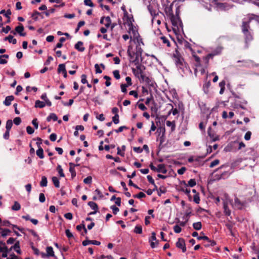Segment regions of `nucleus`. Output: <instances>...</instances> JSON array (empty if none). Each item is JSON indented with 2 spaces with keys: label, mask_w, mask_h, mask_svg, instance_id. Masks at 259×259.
Returning a JSON list of instances; mask_svg holds the SVG:
<instances>
[{
  "label": "nucleus",
  "mask_w": 259,
  "mask_h": 259,
  "mask_svg": "<svg viewBox=\"0 0 259 259\" xmlns=\"http://www.w3.org/2000/svg\"><path fill=\"white\" fill-rule=\"evenodd\" d=\"M65 71H66V70L65 68V64H59L58 66V73H60L61 72H62V73H63V72H65Z\"/></svg>",
  "instance_id": "38"
},
{
  "label": "nucleus",
  "mask_w": 259,
  "mask_h": 259,
  "mask_svg": "<svg viewBox=\"0 0 259 259\" xmlns=\"http://www.w3.org/2000/svg\"><path fill=\"white\" fill-rule=\"evenodd\" d=\"M132 50V47L129 46L127 51V55L130 58L129 61L131 63H134L135 65H139L140 64L139 57L140 56Z\"/></svg>",
  "instance_id": "2"
},
{
  "label": "nucleus",
  "mask_w": 259,
  "mask_h": 259,
  "mask_svg": "<svg viewBox=\"0 0 259 259\" xmlns=\"http://www.w3.org/2000/svg\"><path fill=\"white\" fill-rule=\"evenodd\" d=\"M193 55V57L194 58L195 61L196 62V64L195 66L196 67L200 66V58L197 56L195 53L192 54Z\"/></svg>",
  "instance_id": "33"
},
{
  "label": "nucleus",
  "mask_w": 259,
  "mask_h": 259,
  "mask_svg": "<svg viewBox=\"0 0 259 259\" xmlns=\"http://www.w3.org/2000/svg\"><path fill=\"white\" fill-rule=\"evenodd\" d=\"M69 170L70 172L71 173V178L73 179L74 177H75V176L76 175V173L75 168H72V167H69Z\"/></svg>",
  "instance_id": "55"
},
{
  "label": "nucleus",
  "mask_w": 259,
  "mask_h": 259,
  "mask_svg": "<svg viewBox=\"0 0 259 259\" xmlns=\"http://www.w3.org/2000/svg\"><path fill=\"white\" fill-rule=\"evenodd\" d=\"M196 185V182L195 179H190L187 184V186H190L191 187H193Z\"/></svg>",
  "instance_id": "39"
},
{
  "label": "nucleus",
  "mask_w": 259,
  "mask_h": 259,
  "mask_svg": "<svg viewBox=\"0 0 259 259\" xmlns=\"http://www.w3.org/2000/svg\"><path fill=\"white\" fill-rule=\"evenodd\" d=\"M223 208L225 214L227 215H230L231 214V210L229 209L227 202L224 203Z\"/></svg>",
  "instance_id": "24"
},
{
  "label": "nucleus",
  "mask_w": 259,
  "mask_h": 259,
  "mask_svg": "<svg viewBox=\"0 0 259 259\" xmlns=\"http://www.w3.org/2000/svg\"><path fill=\"white\" fill-rule=\"evenodd\" d=\"M57 170L61 177H64L65 175L63 172V170L60 165H58L57 167Z\"/></svg>",
  "instance_id": "36"
},
{
  "label": "nucleus",
  "mask_w": 259,
  "mask_h": 259,
  "mask_svg": "<svg viewBox=\"0 0 259 259\" xmlns=\"http://www.w3.org/2000/svg\"><path fill=\"white\" fill-rule=\"evenodd\" d=\"M92 219L90 218H87L85 221H83L81 224L76 226V227H94L95 223L92 221Z\"/></svg>",
  "instance_id": "7"
},
{
  "label": "nucleus",
  "mask_w": 259,
  "mask_h": 259,
  "mask_svg": "<svg viewBox=\"0 0 259 259\" xmlns=\"http://www.w3.org/2000/svg\"><path fill=\"white\" fill-rule=\"evenodd\" d=\"M250 23L249 22H242V30L243 33H248L249 31V29L250 28Z\"/></svg>",
  "instance_id": "12"
},
{
  "label": "nucleus",
  "mask_w": 259,
  "mask_h": 259,
  "mask_svg": "<svg viewBox=\"0 0 259 259\" xmlns=\"http://www.w3.org/2000/svg\"><path fill=\"white\" fill-rule=\"evenodd\" d=\"M92 182V177L91 176H88L83 180L84 183L86 184H90Z\"/></svg>",
  "instance_id": "46"
},
{
  "label": "nucleus",
  "mask_w": 259,
  "mask_h": 259,
  "mask_svg": "<svg viewBox=\"0 0 259 259\" xmlns=\"http://www.w3.org/2000/svg\"><path fill=\"white\" fill-rule=\"evenodd\" d=\"M0 243L3 245V247L0 248V251L6 252L8 253V249L7 246L6 245L5 243H3L2 242H1Z\"/></svg>",
  "instance_id": "48"
},
{
  "label": "nucleus",
  "mask_w": 259,
  "mask_h": 259,
  "mask_svg": "<svg viewBox=\"0 0 259 259\" xmlns=\"http://www.w3.org/2000/svg\"><path fill=\"white\" fill-rule=\"evenodd\" d=\"M220 163V160L219 159H215L212 162H211L210 164L209 167H213L217 165H218Z\"/></svg>",
  "instance_id": "56"
},
{
  "label": "nucleus",
  "mask_w": 259,
  "mask_h": 259,
  "mask_svg": "<svg viewBox=\"0 0 259 259\" xmlns=\"http://www.w3.org/2000/svg\"><path fill=\"white\" fill-rule=\"evenodd\" d=\"M251 132H250V131L247 132L244 136V139L247 141L249 140L251 138Z\"/></svg>",
  "instance_id": "63"
},
{
  "label": "nucleus",
  "mask_w": 259,
  "mask_h": 259,
  "mask_svg": "<svg viewBox=\"0 0 259 259\" xmlns=\"http://www.w3.org/2000/svg\"><path fill=\"white\" fill-rule=\"evenodd\" d=\"M162 40V42L164 44H166L167 47H170V44L168 39L165 36H161L160 38Z\"/></svg>",
  "instance_id": "41"
},
{
  "label": "nucleus",
  "mask_w": 259,
  "mask_h": 259,
  "mask_svg": "<svg viewBox=\"0 0 259 259\" xmlns=\"http://www.w3.org/2000/svg\"><path fill=\"white\" fill-rule=\"evenodd\" d=\"M45 200L46 198L44 194L42 193H40L39 195V201H40V202L43 203L45 201Z\"/></svg>",
  "instance_id": "58"
},
{
  "label": "nucleus",
  "mask_w": 259,
  "mask_h": 259,
  "mask_svg": "<svg viewBox=\"0 0 259 259\" xmlns=\"http://www.w3.org/2000/svg\"><path fill=\"white\" fill-rule=\"evenodd\" d=\"M247 202L241 201L239 198L236 197L234 199V205L235 206L239 209H242L244 207H245L246 205Z\"/></svg>",
  "instance_id": "6"
},
{
  "label": "nucleus",
  "mask_w": 259,
  "mask_h": 259,
  "mask_svg": "<svg viewBox=\"0 0 259 259\" xmlns=\"http://www.w3.org/2000/svg\"><path fill=\"white\" fill-rule=\"evenodd\" d=\"M39 15H40V13H39L38 11L35 10L34 11V12L32 14L31 17L33 18V19L35 21H36V20H37V19H38L37 16Z\"/></svg>",
  "instance_id": "50"
},
{
  "label": "nucleus",
  "mask_w": 259,
  "mask_h": 259,
  "mask_svg": "<svg viewBox=\"0 0 259 259\" xmlns=\"http://www.w3.org/2000/svg\"><path fill=\"white\" fill-rule=\"evenodd\" d=\"M84 4L85 5L91 7H94V4H93L91 0H84Z\"/></svg>",
  "instance_id": "54"
},
{
  "label": "nucleus",
  "mask_w": 259,
  "mask_h": 259,
  "mask_svg": "<svg viewBox=\"0 0 259 259\" xmlns=\"http://www.w3.org/2000/svg\"><path fill=\"white\" fill-rule=\"evenodd\" d=\"M208 135L212 139V141L213 142H215L219 140V136L214 133L208 132Z\"/></svg>",
  "instance_id": "28"
},
{
  "label": "nucleus",
  "mask_w": 259,
  "mask_h": 259,
  "mask_svg": "<svg viewBox=\"0 0 259 259\" xmlns=\"http://www.w3.org/2000/svg\"><path fill=\"white\" fill-rule=\"evenodd\" d=\"M12 248H13V249L16 251L17 253L19 254L21 253V250L20 248V247L19 241L16 242Z\"/></svg>",
  "instance_id": "26"
},
{
  "label": "nucleus",
  "mask_w": 259,
  "mask_h": 259,
  "mask_svg": "<svg viewBox=\"0 0 259 259\" xmlns=\"http://www.w3.org/2000/svg\"><path fill=\"white\" fill-rule=\"evenodd\" d=\"M51 120H53L54 121H56L58 120V117L55 113H50V115L47 117V120L49 122Z\"/></svg>",
  "instance_id": "19"
},
{
  "label": "nucleus",
  "mask_w": 259,
  "mask_h": 259,
  "mask_svg": "<svg viewBox=\"0 0 259 259\" xmlns=\"http://www.w3.org/2000/svg\"><path fill=\"white\" fill-rule=\"evenodd\" d=\"M156 171L158 172H161L163 174H165L167 170L165 168V166L164 164H158L157 167Z\"/></svg>",
  "instance_id": "11"
},
{
  "label": "nucleus",
  "mask_w": 259,
  "mask_h": 259,
  "mask_svg": "<svg viewBox=\"0 0 259 259\" xmlns=\"http://www.w3.org/2000/svg\"><path fill=\"white\" fill-rule=\"evenodd\" d=\"M179 191L183 192L188 195L190 200L191 199V195L190 194V189L187 188V186H184V187H181L179 189Z\"/></svg>",
  "instance_id": "16"
},
{
  "label": "nucleus",
  "mask_w": 259,
  "mask_h": 259,
  "mask_svg": "<svg viewBox=\"0 0 259 259\" xmlns=\"http://www.w3.org/2000/svg\"><path fill=\"white\" fill-rule=\"evenodd\" d=\"M87 75L85 74H82L81 76V82L83 84L88 83V80L87 79Z\"/></svg>",
  "instance_id": "57"
},
{
  "label": "nucleus",
  "mask_w": 259,
  "mask_h": 259,
  "mask_svg": "<svg viewBox=\"0 0 259 259\" xmlns=\"http://www.w3.org/2000/svg\"><path fill=\"white\" fill-rule=\"evenodd\" d=\"M104 20H105V23H104V25H105V26L107 28H108L109 27H110V25H111V20L109 16H107V17H104Z\"/></svg>",
  "instance_id": "30"
},
{
  "label": "nucleus",
  "mask_w": 259,
  "mask_h": 259,
  "mask_svg": "<svg viewBox=\"0 0 259 259\" xmlns=\"http://www.w3.org/2000/svg\"><path fill=\"white\" fill-rule=\"evenodd\" d=\"M20 208H21V205L17 201H15L14 202V205L12 207V209L13 210L17 211V210H20Z\"/></svg>",
  "instance_id": "34"
},
{
  "label": "nucleus",
  "mask_w": 259,
  "mask_h": 259,
  "mask_svg": "<svg viewBox=\"0 0 259 259\" xmlns=\"http://www.w3.org/2000/svg\"><path fill=\"white\" fill-rule=\"evenodd\" d=\"M151 235L149 241L150 242L151 247L154 248L158 244V240L156 239V233L154 232H153Z\"/></svg>",
  "instance_id": "5"
},
{
  "label": "nucleus",
  "mask_w": 259,
  "mask_h": 259,
  "mask_svg": "<svg viewBox=\"0 0 259 259\" xmlns=\"http://www.w3.org/2000/svg\"><path fill=\"white\" fill-rule=\"evenodd\" d=\"M88 205L90 206L92 209L94 210V212H91V214H95L97 212L98 206L96 203L93 201H90L88 202Z\"/></svg>",
  "instance_id": "13"
},
{
  "label": "nucleus",
  "mask_w": 259,
  "mask_h": 259,
  "mask_svg": "<svg viewBox=\"0 0 259 259\" xmlns=\"http://www.w3.org/2000/svg\"><path fill=\"white\" fill-rule=\"evenodd\" d=\"M164 12L167 16L169 18L172 25H174V23H176V21L175 20V15L172 11V4H171L169 6H166L165 8Z\"/></svg>",
  "instance_id": "4"
},
{
  "label": "nucleus",
  "mask_w": 259,
  "mask_h": 259,
  "mask_svg": "<svg viewBox=\"0 0 259 259\" xmlns=\"http://www.w3.org/2000/svg\"><path fill=\"white\" fill-rule=\"evenodd\" d=\"M243 34L245 36V39L246 40L250 41L252 39V36L250 33V32L248 31V33H243Z\"/></svg>",
  "instance_id": "45"
},
{
  "label": "nucleus",
  "mask_w": 259,
  "mask_h": 259,
  "mask_svg": "<svg viewBox=\"0 0 259 259\" xmlns=\"http://www.w3.org/2000/svg\"><path fill=\"white\" fill-rule=\"evenodd\" d=\"M14 123L17 125H19L21 122V119L19 117H16L14 119Z\"/></svg>",
  "instance_id": "60"
},
{
  "label": "nucleus",
  "mask_w": 259,
  "mask_h": 259,
  "mask_svg": "<svg viewBox=\"0 0 259 259\" xmlns=\"http://www.w3.org/2000/svg\"><path fill=\"white\" fill-rule=\"evenodd\" d=\"M127 85H126V84L125 83H122L120 85V87H121V91L123 92V93H126L127 92V90H126V88L127 87Z\"/></svg>",
  "instance_id": "64"
},
{
  "label": "nucleus",
  "mask_w": 259,
  "mask_h": 259,
  "mask_svg": "<svg viewBox=\"0 0 259 259\" xmlns=\"http://www.w3.org/2000/svg\"><path fill=\"white\" fill-rule=\"evenodd\" d=\"M134 198H137L139 199L144 198L146 197V195L143 192H140L136 195H133Z\"/></svg>",
  "instance_id": "51"
},
{
  "label": "nucleus",
  "mask_w": 259,
  "mask_h": 259,
  "mask_svg": "<svg viewBox=\"0 0 259 259\" xmlns=\"http://www.w3.org/2000/svg\"><path fill=\"white\" fill-rule=\"evenodd\" d=\"M13 126V122L11 119H9L7 121L6 128V130L10 131L11 128Z\"/></svg>",
  "instance_id": "35"
},
{
  "label": "nucleus",
  "mask_w": 259,
  "mask_h": 259,
  "mask_svg": "<svg viewBox=\"0 0 259 259\" xmlns=\"http://www.w3.org/2000/svg\"><path fill=\"white\" fill-rule=\"evenodd\" d=\"M151 116L156 117V119L158 118V116L157 114L158 109L156 107V106L155 105L154 106H152L151 107Z\"/></svg>",
  "instance_id": "20"
},
{
  "label": "nucleus",
  "mask_w": 259,
  "mask_h": 259,
  "mask_svg": "<svg viewBox=\"0 0 259 259\" xmlns=\"http://www.w3.org/2000/svg\"><path fill=\"white\" fill-rule=\"evenodd\" d=\"M3 228H0V234L2 236L5 237L9 235L11 232V231L9 229H2Z\"/></svg>",
  "instance_id": "21"
},
{
  "label": "nucleus",
  "mask_w": 259,
  "mask_h": 259,
  "mask_svg": "<svg viewBox=\"0 0 259 259\" xmlns=\"http://www.w3.org/2000/svg\"><path fill=\"white\" fill-rule=\"evenodd\" d=\"M110 208L112 209V211H113V213L114 214H116L117 213V212L119 211V209L118 207H117L115 205H112L111 207H110Z\"/></svg>",
  "instance_id": "59"
},
{
  "label": "nucleus",
  "mask_w": 259,
  "mask_h": 259,
  "mask_svg": "<svg viewBox=\"0 0 259 259\" xmlns=\"http://www.w3.org/2000/svg\"><path fill=\"white\" fill-rule=\"evenodd\" d=\"M193 201L197 204H199L200 202V198L199 193H196L193 197Z\"/></svg>",
  "instance_id": "53"
},
{
  "label": "nucleus",
  "mask_w": 259,
  "mask_h": 259,
  "mask_svg": "<svg viewBox=\"0 0 259 259\" xmlns=\"http://www.w3.org/2000/svg\"><path fill=\"white\" fill-rule=\"evenodd\" d=\"M24 30L23 25L21 23H19V25L16 27L15 30L17 33H19L20 36H25L26 35V33L23 32Z\"/></svg>",
  "instance_id": "9"
},
{
  "label": "nucleus",
  "mask_w": 259,
  "mask_h": 259,
  "mask_svg": "<svg viewBox=\"0 0 259 259\" xmlns=\"http://www.w3.org/2000/svg\"><path fill=\"white\" fill-rule=\"evenodd\" d=\"M77 230L81 233V234L83 236L87 233V228H76Z\"/></svg>",
  "instance_id": "43"
},
{
  "label": "nucleus",
  "mask_w": 259,
  "mask_h": 259,
  "mask_svg": "<svg viewBox=\"0 0 259 259\" xmlns=\"http://www.w3.org/2000/svg\"><path fill=\"white\" fill-rule=\"evenodd\" d=\"M149 87H154V81L152 80V79L149 77L148 76L145 78V80L144 81Z\"/></svg>",
  "instance_id": "31"
},
{
  "label": "nucleus",
  "mask_w": 259,
  "mask_h": 259,
  "mask_svg": "<svg viewBox=\"0 0 259 259\" xmlns=\"http://www.w3.org/2000/svg\"><path fill=\"white\" fill-rule=\"evenodd\" d=\"M166 192V189L164 186H160L157 191V194L159 196H160L161 194H164Z\"/></svg>",
  "instance_id": "32"
},
{
  "label": "nucleus",
  "mask_w": 259,
  "mask_h": 259,
  "mask_svg": "<svg viewBox=\"0 0 259 259\" xmlns=\"http://www.w3.org/2000/svg\"><path fill=\"white\" fill-rule=\"evenodd\" d=\"M128 128L126 126H121L118 129L114 130V131L117 133L122 132L123 130H127Z\"/></svg>",
  "instance_id": "52"
},
{
  "label": "nucleus",
  "mask_w": 259,
  "mask_h": 259,
  "mask_svg": "<svg viewBox=\"0 0 259 259\" xmlns=\"http://www.w3.org/2000/svg\"><path fill=\"white\" fill-rule=\"evenodd\" d=\"M47 184L48 180L47 177L46 176H42L40 182V186L42 187H46L47 186Z\"/></svg>",
  "instance_id": "25"
},
{
  "label": "nucleus",
  "mask_w": 259,
  "mask_h": 259,
  "mask_svg": "<svg viewBox=\"0 0 259 259\" xmlns=\"http://www.w3.org/2000/svg\"><path fill=\"white\" fill-rule=\"evenodd\" d=\"M65 234L66 236L69 238H71L73 237V235L72 233L70 232V231L69 229H66L65 230Z\"/></svg>",
  "instance_id": "61"
},
{
  "label": "nucleus",
  "mask_w": 259,
  "mask_h": 259,
  "mask_svg": "<svg viewBox=\"0 0 259 259\" xmlns=\"http://www.w3.org/2000/svg\"><path fill=\"white\" fill-rule=\"evenodd\" d=\"M172 59L177 68L182 70L183 72H185L186 70H188L192 73L188 64L184 61L181 54L177 50H176L173 54Z\"/></svg>",
  "instance_id": "1"
},
{
  "label": "nucleus",
  "mask_w": 259,
  "mask_h": 259,
  "mask_svg": "<svg viewBox=\"0 0 259 259\" xmlns=\"http://www.w3.org/2000/svg\"><path fill=\"white\" fill-rule=\"evenodd\" d=\"M46 106V104L40 101L39 100H36L35 103V108H42Z\"/></svg>",
  "instance_id": "23"
},
{
  "label": "nucleus",
  "mask_w": 259,
  "mask_h": 259,
  "mask_svg": "<svg viewBox=\"0 0 259 259\" xmlns=\"http://www.w3.org/2000/svg\"><path fill=\"white\" fill-rule=\"evenodd\" d=\"M52 182L54 185V186L56 188L60 187V182L59 179L56 177H53L52 178Z\"/></svg>",
  "instance_id": "27"
},
{
  "label": "nucleus",
  "mask_w": 259,
  "mask_h": 259,
  "mask_svg": "<svg viewBox=\"0 0 259 259\" xmlns=\"http://www.w3.org/2000/svg\"><path fill=\"white\" fill-rule=\"evenodd\" d=\"M180 10L179 7L176 8V15H175V20L176 23H174V25H172L174 27H177L178 29L180 28H183V23L180 17Z\"/></svg>",
  "instance_id": "3"
},
{
  "label": "nucleus",
  "mask_w": 259,
  "mask_h": 259,
  "mask_svg": "<svg viewBox=\"0 0 259 259\" xmlns=\"http://www.w3.org/2000/svg\"><path fill=\"white\" fill-rule=\"evenodd\" d=\"M4 40H8L10 43H12L14 45L17 43V39L14 38V37L11 35H9L8 36L5 37L4 38Z\"/></svg>",
  "instance_id": "17"
},
{
  "label": "nucleus",
  "mask_w": 259,
  "mask_h": 259,
  "mask_svg": "<svg viewBox=\"0 0 259 259\" xmlns=\"http://www.w3.org/2000/svg\"><path fill=\"white\" fill-rule=\"evenodd\" d=\"M36 153L37 156L40 159L44 158V150L41 147L38 148V149L36 151Z\"/></svg>",
  "instance_id": "22"
},
{
  "label": "nucleus",
  "mask_w": 259,
  "mask_h": 259,
  "mask_svg": "<svg viewBox=\"0 0 259 259\" xmlns=\"http://www.w3.org/2000/svg\"><path fill=\"white\" fill-rule=\"evenodd\" d=\"M113 74L114 75V77L116 79H119L120 78V75L119 74V71L118 70H115L113 71Z\"/></svg>",
  "instance_id": "49"
},
{
  "label": "nucleus",
  "mask_w": 259,
  "mask_h": 259,
  "mask_svg": "<svg viewBox=\"0 0 259 259\" xmlns=\"http://www.w3.org/2000/svg\"><path fill=\"white\" fill-rule=\"evenodd\" d=\"M176 246L182 249L183 252H185L186 251V247L185 240L183 238H180L178 239L176 242Z\"/></svg>",
  "instance_id": "8"
},
{
  "label": "nucleus",
  "mask_w": 259,
  "mask_h": 259,
  "mask_svg": "<svg viewBox=\"0 0 259 259\" xmlns=\"http://www.w3.org/2000/svg\"><path fill=\"white\" fill-rule=\"evenodd\" d=\"M229 175H230V174H229L228 172L224 171L220 175L219 179H225L228 178L229 177Z\"/></svg>",
  "instance_id": "42"
},
{
  "label": "nucleus",
  "mask_w": 259,
  "mask_h": 259,
  "mask_svg": "<svg viewBox=\"0 0 259 259\" xmlns=\"http://www.w3.org/2000/svg\"><path fill=\"white\" fill-rule=\"evenodd\" d=\"M26 132L28 134L31 135L34 133V131L31 126H27L26 127Z\"/></svg>",
  "instance_id": "62"
},
{
  "label": "nucleus",
  "mask_w": 259,
  "mask_h": 259,
  "mask_svg": "<svg viewBox=\"0 0 259 259\" xmlns=\"http://www.w3.org/2000/svg\"><path fill=\"white\" fill-rule=\"evenodd\" d=\"M119 115H114L112 117V121L114 124H118L119 122Z\"/></svg>",
  "instance_id": "47"
},
{
  "label": "nucleus",
  "mask_w": 259,
  "mask_h": 259,
  "mask_svg": "<svg viewBox=\"0 0 259 259\" xmlns=\"http://www.w3.org/2000/svg\"><path fill=\"white\" fill-rule=\"evenodd\" d=\"M137 65V69L138 71H136V70L135 68H133L132 70H133V72L134 73V74L136 76H137L138 74H140V75L142 74H143L144 72H143L142 69H141V65L139 64V65Z\"/></svg>",
  "instance_id": "15"
},
{
  "label": "nucleus",
  "mask_w": 259,
  "mask_h": 259,
  "mask_svg": "<svg viewBox=\"0 0 259 259\" xmlns=\"http://www.w3.org/2000/svg\"><path fill=\"white\" fill-rule=\"evenodd\" d=\"M135 53H136L140 56H141L143 53V50L141 48L140 45H138L136 46Z\"/></svg>",
  "instance_id": "40"
},
{
  "label": "nucleus",
  "mask_w": 259,
  "mask_h": 259,
  "mask_svg": "<svg viewBox=\"0 0 259 259\" xmlns=\"http://www.w3.org/2000/svg\"><path fill=\"white\" fill-rule=\"evenodd\" d=\"M14 100V97L13 96H9L6 97L5 101H4V104L7 106H9L11 104V102Z\"/></svg>",
  "instance_id": "14"
},
{
  "label": "nucleus",
  "mask_w": 259,
  "mask_h": 259,
  "mask_svg": "<svg viewBox=\"0 0 259 259\" xmlns=\"http://www.w3.org/2000/svg\"><path fill=\"white\" fill-rule=\"evenodd\" d=\"M184 47L185 49L189 50L191 52L192 54L195 53V51L192 49L191 47V45L188 41H185Z\"/></svg>",
  "instance_id": "29"
},
{
  "label": "nucleus",
  "mask_w": 259,
  "mask_h": 259,
  "mask_svg": "<svg viewBox=\"0 0 259 259\" xmlns=\"http://www.w3.org/2000/svg\"><path fill=\"white\" fill-rule=\"evenodd\" d=\"M3 227H17V225H12L11 224V223L8 221H4L2 222V225Z\"/></svg>",
  "instance_id": "37"
},
{
  "label": "nucleus",
  "mask_w": 259,
  "mask_h": 259,
  "mask_svg": "<svg viewBox=\"0 0 259 259\" xmlns=\"http://www.w3.org/2000/svg\"><path fill=\"white\" fill-rule=\"evenodd\" d=\"M47 251V255L48 257L50 256H54V252L53 251V248L51 246H48L46 248Z\"/></svg>",
  "instance_id": "18"
},
{
  "label": "nucleus",
  "mask_w": 259,
  "mask_h": 259,
  "mask_svg": "<svg viewBox=\"0 0 259 259\" xmlns=\"http://www.w3.org/2000/svg\"><path fill=\"white\" fill-rule=\"evenodd\" d=\"M104 78L106 79L105 84L107 87H109L111 85V77L109 76L105 75L104 76Z\"/></svg>",
  "instance_id": "44"
},
{
  "label": "nucleus",
  "mask_w": 259,
  "mask_h": 259,
  "mask_svg": "<svg viewBox=\"0 0 259 259\" xmlns=\"http://www.w3.org/2000/svg\"><path fill=\"white\" fill-rule=\"evenodd\" d=\"M83 43L81 41H78L74 46V48L79 52H82L85 50V48L83 47Z\"/></svg>",
  "instance_id": "10"
}]
</instances>
